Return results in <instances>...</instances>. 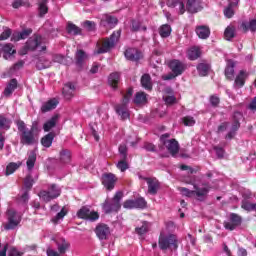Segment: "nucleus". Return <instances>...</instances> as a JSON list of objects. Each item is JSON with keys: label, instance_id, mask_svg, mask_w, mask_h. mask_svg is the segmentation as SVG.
Returning <instances> with one entry per match:
<instances>
[{"label": "nucleus", "instance_id": "de8ad7c7", "mask_svg": "<svg viewBox=\"0 0 256 256\" xmlns=\"http://www.w3.org/2000/svg\"><path fill=\"white\" fill-rule=\"evenodd\" d=\"M61 163H71V151L63 149L60 151Z\"/></svg>", "mask_w": 256, "mask_h": 256}, {"label": "nucleus", "instance_id": "72a5a7b5", "mask_svg": "<svg viewBox=\"0 0 256 256\" xmlns=\"http://www.w3.org/2000/svg\"><path fill=\"white\" fill-rule=\"evenodd\" d=\"M59 119L58 115H54L51 117V119L47 120L44 125H43V129L45 131V133H49V131H51V129H55V127H57V120Z\"/></svg>", "mask_w": 256, "mask_h": 256}, {"label": "nucleus", "instance_id": "680f3d73", "mask_svg": "<svg viewBox=\"0 0 256 256\" xmlns=\"http://www.w3.org/2000/svg\"><path fill=\"white\" fill-rule=\"evenodd\" d=\"M213 149H214V151H216V155H217L218 159H223V157H225V149H223V147L214 146Z\"/></svg>", "mask_w": 256, "mask_h": 256}, {"label": "nucleus", "instance_id": "3c124183", "mask_svg": "<svg viewBox=\"0 0 256 256\" xmlns=\"http://www.w3.org/2000/svg\"><path fill=\"white\" fill-rule=\"evenodd\" d=\"M224 37L227 41H231V39L235 37V28L232 26H228L224 31Z\"/></svg>", "mask_w": 256, "mask_h": 256}, {"label": "nucleus", "instance_id": "603ef678", "mask_svg": "<svg viewBox=\"0 0 256 256\" xmlns=\"http://www.w3.org/2000/svg\"><path fill=\"white\" fill-rule=\"evenodd\" d=\"M51 67V61L46 60L45 58H40L38 63H37V68L38 69H49Z\"/></svg>", "mask_w": 256, "mask_h": 256}, {"label": "nucleus", "instance_id": "4c0bfd02", "mask_svg": "<svg viewBox=\"0 0 256 256\" xmlns=\"http://www.w3.org/2000/svg\"><path fill=\"white\" fill-rule=\"evenodd\" d=\"M2 53H4L3 54L4 59H9V57H11V55H15L17 51L13 49V44L7 43L2 46Z\"/></svg>", "mask_w": 256, "mask_h": 256}, {"label": "nucleus", "instance_id": "0eeeda50", "mask_svg": "<svg viewBox=\"0 0 256 256\" xmlns=\"http://www.w3.org/2000/svg\"><path fill=\"white\" fill-rule=\"evenodd\" d=\"M39 198L44 200L45 203H49V201H53V199H57L61 195V189L57 187L55 184H51L48 190H42L39 192Z\"/></svg>", "mask_w": 256, "mask_h": 256}, {"label": "nucleus", "instance_id": "f8f14e48", "mask_svg": "<svg viewBox=\"0 0 256 256\" xmlns=\"http://www.w3.org/2000/svg\"><path fill=\"white\" fill-rule=\"evenodd\" d=\"M124 209H145L147 207V201L143 197L136 199H128L123 203Z\"/></svg>", "mask_w": 256, "mask_h": 256}, {"label": "nucleus", "instance_id": "ea45409f", "mask_svg": "<svg viewBox=\"0 0 256 256\" xmlns=\"http://www.w3.org/2000/svg\"><path fill=\"white\" fill-rule=\"evenodd\" d=\"M36 162H37V153L35 152V150H32L26 161L28 171L33 170V167H35Z\"/></svg>", "mask_w": 256, "mask_h": 256}, {"label": "nucleus", "instance_id": "aec40b11", "mask_svg": "<svg viewBox=\"0 0 256 256\" xmlns=\"http://www.w3.org/2000/svg\"><path fill=\"white\" fill-rule=\"evenodd\" d=\"M203 9L201 6V0H188L186 4V11L188 13H199Z\"/></svg>", "mask_w": 256, "mask_h": 256}, {"label": "nucleus", "instance_id": "f3484780", "mask_svg": "<svg viewBox=\"0 0 256 256\" xmlns=\"http://www.w3.org/2000/svg\"><path fill=\"white\" fill-rule=\"evenodd\" d=\"M169 69H171L172 73L179 77V75H183V72L185 71V64L177 59H174L169 62Z\"/></svg>", "mask_w": 256, "mask_h": 256}, {"label": "nucleus", "instance_id": "20e7f679", "mask_svg": "<svg viewBox=\"0 0 256 256\" xmlns=\"http://www.w3.org/2000/svg\"><path fill=\"white\" fill-rule=\"evenodd\" d=\"M131 97H133V88H128L127 92L123 95L122 103L114 106V109L122 119H129V110H127V104L129 103Z\"/></svg>", "mask_w": 256, "mask_h": 256}, {"label": "nucleus", "instance_id": "ddd939ff", "mask_svg": "<svg viewBox=\"0 0 256 256\" xmlns=\"http://www.w3.org/2000/svg\"><path fill=\"white\" fill-rule=\"evenodd\" d=\"M74 59L77 70L83 71V67H85V62L89 59V56L83 49H79L76 51Z\"/></svg>", "mask_w": 256, "mask_h": 256}, {"label": "nucleus", "instance_id": "7ed1b4c3", "mask_svg": "<svg viewBox=\"0 0 256 256\" xmlns=\"http://www.w3.org/2000/svg\"><path fill=\"white\" fill-rule=\"evenodd\" d=\"M123 199V192L118 191L115 193L114 197L109 200H105L102 204V209L106 215L111 213H119L121 209V200Z\"/></svg>", "mask_w": 256, "mask_h": 256}, {"label": "nucleus", "instance_id": "c85d7f7f", "mask_svg": "<svg viewBox=\"0 0 256 256\" xmlns=\"http://www.w3.org/2000/svg\"><path fill=\"white\" fill-rule=\"evenodd\" d=\"M57 105H59V101L57 99H50L42 105L41 112L48 113V111H53V109L57 108Z\"/></svg>", "mask_w": 256, "mask_h": 256}, {"label": "nucleus", "instance_id": "6e6552de", "mask_svg": "<svg viewBox=\"0 0 256 256\" xmlns=\"http://www.w3.org/2000/svg\"><path fill=\"white\" fill-rule=\"evenodd\" d=\"M39 45H41V35L34 34L26 41L25 45L21 48L19 53L20 55H27L29 51H36Z\"/></svg>", "mask_w": 256, "mask_h": 256}, {"label": "nucleus", "instance_id": "052dcab7", "mask_svg": "<svg viewBox=\"0 0 256 256\" xmlns=\"http://www.w3.org/2000/svg\"><path fill=\"white\" fill-rule=\"evenodd\" d=\"M183 124L186 127H193V125H195V118L191 117V116H185L183 119Z\"/></svg>", "mask_w": 256, "mask_h": 256}, {"label": "nucleus", "instance_id": "09e8293b", "mask_svg": "<svg viewBox=\"0 0 256 256\" xmlns=\"http://www.w3.org/2000/svg\"><path fill=\"white\" fill-rule=\"evenodd\" d=\"M13 9H19V7H31V3L28 0H15L12 3Z\"/></svg>", "mask_w": 256, "mask_h": 256}, {"label": "nucleus", "instance_id": "1a4fd4ad", "mask_svg": "<svg viewBox=\"0 0 256 256\" xmlns=\"http://www.w3.org/2000/svg\"><path fill=\"white\" fill-rule=\"evenodd\" d=\"M194 189L195 190H189V188L186 187H180L179 191L182 193V195H184L185 197H193L194 195H196V197L199 198V201H201V197H205L207 196V194L209 193V188L204 187V188H200L199 186H197L196 184H194Z\"/></svg>", "mask_w": 256, "mask_h": 256}, {"label": "nucleus", "instance_id": "cd10ccee", "mask_svg": "<svg viewBox=\"0 0 256 256\" xmlns=\"http://www.w3.org/2000/svg\"><path fill=\"white\" fill-rule=\"evenodd\" d=\"M54 139H55V132H49L48 134L44 135L41 138L40 143H41L42 147L49 149V147H51V145H53Z\"/></svg>", "mask_w": 256, "mask_h": 256}, {"label": "nucleus", "instance_id": "5fc2aeb1", "mask_svg": "<svg viewBox=\"0 0 256 256\" xmlns=\"http://www.w3.org/2000/svg\"><path fill=\"white\" fill-rule=\"evenodd\" d=\"M255 205L256 203H251L247 200H243L241 207L244 209V211H255Z\"/></svg>", "mask_w": 256, "mask_h": 256}, {"label": "nucleus", "instance_id": "a18cd8bd", "mask_svg": "<svg viewBox=\"0 0 256 256\" xmlns=\"http://www.w3.org/2000/svg\"><path fill=\"white\" fill-rule=\"evenodd\" d=\"M0 129H5V131L11 129V120L4 115H0Z\"/></svg>", "mask_w": 256, "mask_h": 256}, {"label": "nucleus", "instance_id": "c03bdc74", "mask_svg": "<svg viewBox=\"0 0 256 256\" xmlns=\"http://www.w3.org/2000/svg\"><path fill=\"white\" fill-rule=\"evenodd\" d=\"M134 103L136 105H145V103H147V94H145V92L136 93Z\"/></svg>", "mask_w": 256, "mask_h": 256}, {"label": "nucleus", "instance_id": "f257e3e1", "mask_svg": "<svg viewBox=\"0 0 256 256\" xmlns=\"http://www.w3.org/2000/svg\"><path fill=\"white\" fill-rule=\"evenodd\" d=\"M14 123L17 126L18 133H20L21 145L31 146L37 143V137L39 135V121H33L30 129L27 128L25 121L21 119L15 120Z\"/></svg>", "mask_w": 256, "mask_h": 256}, {"label": "nucleus", "instance_id": "8fccbe9b", "mask_svg": "<svg viewBox=\"0 0 256 256\" xmlns=\"http://www.w3.org/2000/svg\"><path fill=\"white\" fill-rule=\"evenodd\" d=\"M147 31V26H143L141 28V22L137 21V20H132V25H131V31H133L134 33H137V31Z\"/></svg>", "mask_w": 256, "mask_h": 256}, {"label": "nucleus", "instance_id": "4be33fe9", "mask_svg": "<svg viewBox=\"0 0 256 256\" xmlns=\"http://www.w3.org/2000/svg\"><path fill=\"white\" fill-rule=\"evenodd\" d=\"M121 81V74L118 72H113L108 76V85L112 87V89H119V83Z\"/></svg>", "mask_w": 256, "mask_h": 256}, {"label": "nucleus", "instance_id": "79ce46f5", "mask_svg": "<svg viewBox=\"0 0 256 256\" xmlns=\"http://www.w3.org/2000/svg\"><path fill=\"white\" fill-rule=\"evenodd\" d=\"M67 33L69 35H81V28H79L77 25L73 24L72 22H68L67 27H66Z\"/></svg>", "mask_w": 256, "mask_h": 256}, {"label": "nucleus", "instance_id": "4468645a", "mask_svg": "<svg viewBox=\"0 0 256 256\" xmlns=\"http://www.w3.org/2000/svg\"><path fill=\"white\" fill-rule=\"evenodd\" d=\"M115 183H117V176L113 173H105L102 175V185L107 191H113L115 189Z\"/></svg>", "mask_w": 256, "mask_h": 256}, {"label": "nucleus", "instance_id": "e2e57ef3", "mask_svg": "<svg viewBox=\"0 0 256 256\" xmlns=\"http://www.w3.org/2000/svg\"><path fill=\"white\" fill-rule=\"evenodd\" d=\"M118 151L121 155V159H127V145L121 144L118 148Z\"/></svg>", "mask_w": 256, "mask_h": 256}, {"label": "nucleus", "instance_id": "864d4df0", "mask_svg": "<svg viewBox=\"0 0 256 256\" xmlns=\"http://www.w3.org/2000/svg\"><path fill=\"white\" fill-rule=\"evenodd\" d=\"M104 21L110 25V27H115L119 23V20L115 16L106 15Z\"/></svg>", "mask_w": 256, "mask_h": 256}, {"label": "nucleus", "instance_id": "338daca9", "mask_svg": "<svg viewBox=\"0 0 256 256\" xmlns=\"http://www.w3.org/2000/svg\"><path fill=\"white\" fill-rule=\"evenodd\" d=\"M135 232L138 235H145V233H147V224L144 223L141 227L135 228Z\"/></svg>", "mask_w": 256, "mask_h": 256}, {"label": "nucleus", "instance_id": "a211bd4d", "mask_svg": "<svg viewBox=\"0 0 256 256\" xmlns=\"http://www.w3.org/2000/svg\"><path fill=\"white\" fill-rule=\"evenodd\" d=\"M95 233L101 241H104L109 237L111 230L107 224H98L95 229Z\"/></svg>", "mask_w": 256, "mask_h": 256}, {"label": "nucleus", "instance_id": "0e129e2a", "mask_svg": "<svg viewBox=\"0 0 256 256\" xmlns=\"http://www.w3.org/2000/svg\"><path fill=\"white\" fill-rule=\"evenodd\" d=\"M219 103H221V99L217 95L210 96V104L212 107H219Z\"/></svg>", "mask_w": 256, "mask_h": 256}, {"label": "nucleus", "instance_id": "393cba45", "mask_svg": "<svg viewBox=\"0 0 256 256\" xmlns=\"http://www.w3.org/2000/svg\"><path fill=\"white\" fill-rule=\"evenodd\" d=\"M185 0H168L166 2L167 7H171L172 9L175 7H178L179 9V15H184L185 11H187L185 9Z\"/></svg>", "mask_w": 256, "mask_h": 256}, {"label": "nucleus", "instance_id": "a19ab883", "mask_svg": "<svg viewBox=\"0 0 256 256\" xmlns=\"http://www.w3.org/2000/svg\"><path fill=\"white\" fill-rule=\"evenodd\" d=\"M35 184V180L33 179V176L31 174H28L24 178V186L22 188L23 191H31L33 189V185Z\"/></svg>", "mask_w": 256, "mask_h": 256}, {"label": "nucleus", "instance_id": "bf43d9fd", "mask_svg": "<svg viewBox=\"0 0 256 256\" xmlns=\"http://www.w3.org/2000/svg\"><path fill=\"white\" fill-rule=\"evenodd\" d=\"M83 27H85L87 31H95L97 24H95V22L93 21L86 20L83 22Z\"/></svg>", "mask_w": 256, "mask_h": 256}, {"label": "nucleus", "instance_id": "a878e982", "mask_svg": "<svg viewBox=\"0 0 256 256\" xmlns=\"http://www.w3.org/2000/svg\"><path fill=\"white\" fill-rule=\"evenodd\" d=\"M228 6L224 9V15L227 19H231L235 15V7L239 5V0H228Z\"/></svg>", "mask_w": 256, "mask_h": 256}, {"label": "nucleus", "instance_id": "473e14b6", "mask_svg": "<svg viewBox=\"0 0 256 256\" xmlns=\"http://www.w3.org/2000/svg\"><path fill=\"white\" fill-rule=\"evenodd\" d=\"M62 93L65 97V99H73V93H75V85L73 83L68 82L64 85V88L62 90Z\"/></svg>", "mask_w": 256, "mask_h": 256}, {"label": "nucleus", "instance_id": "e433bc0d", "mask_svg": "<svg viewBox=\"0 0 256 256\" xmlns=\"http://www.w3.org/2000/svg\"><path fill=\"white\" fill-rule=\"evenodd\" d=\"M196 34L198 35L199 39H209L211 30L207 26H199L196 28Z\"/></svg>", "mask_w": 256, "mask_h": 256}, {"label": "nucleus", "instance_id": "5701e85b", "mask_svg": "<svg viewBox=\"0 0 256 256\" xmlns=\"http://www.w3.org/2000/svg\"><path fill=\"white\" fill-rule=\"evenodd\" d=\"M247 80V72L245 70H240L238 75L234 80V89H241L245 86V81Z\"/></svg>", "mask_w": 256, "mask_h": 256}, {"label": "nucleus", "instance_id": "4d7b16f0", "mask_svg": "<svg viewBox=\"0 0 256 256\" xmlns=\"http://www.w3.org/2000/svg\"><path fill=\"white\" fill-rule=\"evenodd\" d=\"M9 37H13V31L11 28H6L0 35V41H6Z\"/></svg>", "mask_w": 256, "mask_h": 256}, {"label": "nucleus", "instance_id": "9d476101", "mask_svg": "<svg viewBox=\"0 0 256 256\" xmlns=\"http://www.w3.org/2000/svg\"><path fill=\"white\" fill-rule=\"evenodd\" d=\"M78 219L91 221L92 223L99 220V212L91 211L89 206H82L76 213Z\"/></svg>", "mask_w": 256, "mask_h": 256}, {"label": "nucleus", "instance_id": "423d86ee", "mask_svg": "<svg viewBox=\"0 0 256 256\" xmlns=\"http://www.w3.org/2000/svg\"><path fill=\"white\" fill-rule=\"evenodd\" d=\"M8 222L4 225L5 231H13L21 223V214L13 209H9L6 212Z\"/></svg>", "mask_w": 256, "mask_h": 256}, {"label": "nucleus", "instance_id": "6ab92c4d", "mask_svg": "<svg viewBox=\"0 0 256 256\" xmlns=\"http://www.w3.org/2000/svg\"><path fill=\"white\" fill-rule=\"evenodd\" d=\"M235 65H237V63L234 60H227L224 75L228 81L235 79Z\"/></svg>", "mask_w": 256, "mask_h": 256}, {"label": "nucleus", "instance_id": "69168bd1", "mask_svg": "<svg viewBox=\"0 0 256 256\" xmlns=\"http://www.w3.org/2000/svg\"><path fill=\"white\" fill-rule=\"evenodd\" d=\"M65 215H67V210H65V208H62L61 211L56 215V217L52 219V221L54 223H57V221H59L60 219H63Z\"/></svg>", "mask_w": 256, "mask_h": 256}, {"label": "nucleus", "instance_id": "774afa93", "mask_svg": "<svg viewBox=\"0 0 256 256\" xmlns=\"http://www.w3.org/2000/svg\"><path fill=\"white\" fill-rule=\"evenodd\" d=\"M8 256H23V253L19 252L17 248L12 247L8 253Z\"/></svg>", "mask_w": 256, "mask_h": 256}, {"label": "nucleus", "instance_id": "c9c22d12", "mask_svg": "<svg viewBox=\"0 0 256 256\" xmlns=\"http://www.w3.org/2000/svg\"><path fill=\"white\" fill-rule=\"evenodd\" d=\"M48 3L49 0H38L39 17H45V15L49 13V7L47 6Z\"/></svg>", "mask_w": 256, "mask_h": 256}, {"label": "nucleus", "instance_id": "412c9836", "mask_svg": "<svg viewBox=\"0 0 256 256\" xmlns=\"http://www.w3.org/2000/svg\"><path fill=\"white\" fill-rule=\"evenodd\" d=\"M33 33V29L31 28H25L21 32H14L11 37V41L17 42L21 41L23 39H27L29 35Z\"/></svg>", "mask_w": 256, "mask_h": 256}, {"label": "nucleus", "instance_id": "2eb2a0df", "mask_svg": "<svg viewBox=\"0 0 256 256\" xmlns=\"http://www.w3.org/2000/svg\"><path fill=\"white\" fill-rule=\"evenodd\" d=\"M124 57L128 61H133L137 63L138 61H141V58L143 57V53L137 48H127L124 51Z\"/></svg>", "mask_w": 256, "mask_h": 256}, {"label": "nucleus", "instance_id": "c756f323", "mask_svg": "<svg viewBox=\"0 0 256 256\" xmlns=\"http://www.w3.org/2000/svg\"><path fill=\"white\" fill-rule=\"evenodd\" d=\"M196 69L200 77H207V75H209V71L211 70V64L201 62L197 65Z\"/></svg>", "mask_w": 256, "mask_h": 256}, {"label": "nucleus", "instance_id": "6e6d98bb", "mask_svg": "<svg viewBox=\"0 0 256 256\" xmlns=\"http://www.w3.org/2000/svg\"><path fill=\"white\" fill-rule=\"evenodd\" d=\"M117 169L121 170L122 173L129 169V163H127V159L121 158V160L117 164Z\"/></svg>", "mask_w": 256, "mask_h": 256}, {"label": "nucleus", "instance_id": "dca6fc26", "mask_svg": "<svg viewBox=\"0 0 256 256\" xmlns=\"http://www.w3.org/2000/svg\"><path fill=\"white\" fill-rule=\"evenodd\" d=\"M148 185V193L149 195H157L159 190L161 189V182L155 177L152 178H144Z\"/></svg>", "mask_w": 256, "mask_h": 256}, {"label": "nucleus", "instance_id": "bb28decb", "mask_svg": "<svg viewBox=\"0 0 256 256\" xmlns=\"http://www.w3.org/2000/svg\"><path fill=\"white\" fill-rule=\"evenodd\" d=\"M19 85V82L17 81L16 78L11 79L6 88L4 89V95L5 97H11V95H13V92L15 91V89H17Z\"/></svg>", "mask_w": 256, "mask_h": 256}, {"label": "nucleus", "instance_id": "b1692460", "mask_svg": "<svg viewBox=\"0 0 256 256\" xmlns=\"http://www.w3.org/2000/svg\"><path fill=\"white\" fill-rule=\"evenodd\" d=\"M168 153H170V155L172 157H175V155H177V153H179V142L175 139H170L167 144H164Z\"/></svg>", "mask_w": 256, "mask_h": 256}, {"label": "nucleus", "instance_id": "39448f33", "mask_svg": "<svg viewBox=\"0 0 256 256\" xmlns=\"http://www.w3.org/2000/svg\"><path fill=\"white\" fill-rule=\"evenodd\" d=\"M119 39H121V29L114 31L110 37L105 38L101 47L98 48L97 53H108V51H111L119 43Z\"/></svg>", "mask_w": 256, "mask_h": 256}, {"label": "nucleus", "instance_id": "7c9ffc66", "mask_svg": "<svg viewBox=\"0 0 256 256\" xmlns=\"http://www.w3.org/2000/svg\"><path fill=\"white\" fill-rule=\"evenodd\" d=\"M140 83L143 89H145L146 91H153V82L151 81V75H142Z\"/></svg>", "mask_w": 256, "mask_h": 256}, {"label": "nucleus", "instance_id": "2f4dec72", "mask_svg": "<svg viewBox=\"0 0 256 256\" xmlns=\"http://www.w3.org/2000/svg\"><path fill=\"white\" fill-rule=\"evenodd\" d=\"M56 245H57L58 253L60 255H65L69 247H71V244L67 240H65V238L60 239V241H56Z\"/></svg>", "mask_w": 256, "mask_h": 256}, {"label": "nucleus", "instance_id": "37998d69", "mask_svg": "<svg viewBox=\"0 0 256 256\" xmlns=\"http://www.w3.org/2000/svg\"><path fill=\"white\" fill-rule=\"evenodd\" d=\"M171 26L169 24H163L159 28V35L162 39H167L171 35Z\"/></svg>", "mask_w": 256, "mask_h": 256}, {"label": "nucleus", "instance_id": "49530a36", "mask_svg": "<svg viewBox=\"0 0 256 256\" xmlns=\"http://www.w3.org/2000/svg\"><path fill=\"white\" fill-rule=\"evenodd\" d=\"M239 117H241V113H235L233 117V123L231 126V131H234L237 133L241 127V122H239Z\"/></svg>", "mask_w": 256, "mask_h": 256}, {"label": "nucleus", "instance_id": "9b49d317", "mask_svg": "<svg viewBox=\"0 0 256 256\" xmlns=\"http://www.w3.org/2000/svg\"><path fill=\"white\" fill-rule=\"evenodd\" d=\"M243 224V217H241L237 213H230L229 215V221L224 222V228L227 231H235L237 227H241Z\"/></svg>", "mask_w": 256, "mask_h": 256}, {"label": "nucleus", "instance_id": "58836bf2", "mask_svg": "<svg viewBox=\"0 0 256 256\" xmlns=\"http://www.w3.org/2000/svg\"><path fill=\"white\" fill-rule=\"evenodd\" d=\"M187 56L190 61H197L201 57V49L198 47H192L188 49Z\"/></svg>", "mask_w": 256, "mask_h": 256}, {"label": "nucleus", "instance_id": "f03ea898", "mask_svg": "<svg viewBox=\"0 0 256 256\" xmlns=\"http://www.w3.org/2000/svg\"><path fill=\"white\" fill-rule=\"evenodd\" d=\"M158 246L161 251H167V249L177 251L179 249V239L175 234L165 235L160 233L158 238Z\"/></svg>", "mask_w": 256, "mask_h": 256}, {"label": "nucleus", "instance_id": "f704fd0d", "mask_svg": "<svg viewBox=\"0 0 256 256\" xmlns=\"http://www.w3.org/2000/svg\"><path fill=\"white\" fill-rule=\"evenodd\" d=\"M240 27L244 31V33H247V31H251V33H256V19H252L249 22H242Z\"/></svg>", "mask_w": 256, "mask_h": 256}, {"label": "nucleus", "instance_id": "13d9d810", "mask_svg": "<svg viewBox=\"0 0 256 256\" xmlns=\"http://www.w3.org/2000/svg\"><path fill=\"white\" fill-rule=\"evenodd\" d=\"M17 169H19V165H17V163H10L7 167H6V175H13V173H15V171H17Z\"/></svg>", "mask_w": 256, "mask_h": 256}]
</instances>
